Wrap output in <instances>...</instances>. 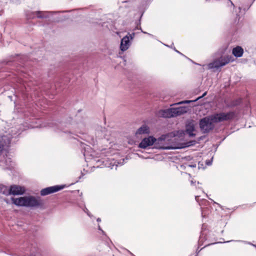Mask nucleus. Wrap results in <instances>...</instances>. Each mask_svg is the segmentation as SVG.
<instances>
[{
    "instance_id": "1",
    "label": "nucleus",
    "mask_w": 256,
    "mask_h": 256,
    "mask_svg": "<svg viewBox=\"0 0 256 256\" xmlns=\"http://www.w3.org/2000/svg\"><path fill=\"white\" fill-rule=\"evenodd\" d=\"M233 116L232 112H222L206 116L200 120V130L203 134L208 133L214 128L215 124L231 119Z\"/></svg>"
},
{
    "instance_id": "2",
    "label": "nucleus",
    "mask_w": 256,
    "mask_h": 256,
    "mask_svg": "<svg viewBox=\"0 0 256 256\" xmlns=\"http://www.w3.org/2000/svg\"><path fill=\"white\" fill-rule=\"evenodd\" d=\"M12 203L18 206L26 207H36L42 204L40 198L34 196H23L18 198H12Z\"/></svg>"
},
{
    "instance_id": "3",
    "label": "nucleus",
    "mask_w": 256,
    "mask_h": 256,
    "mask_svg": "<svg viewBox=\"0 0 256 256\" xmlns=\"http://www.w3.org/2000/svg\"><path fill=\"white\" fill-rule=\"evenodd\" d=\"M188 108L186 106H180L178 108H172L166 110H159L156 115L158 117L172 118L180 116L186 113Z\"/></svg>"
},
{
    "instance_id": "4",
    "label": "nucleus",
    "mask_w": 256,
    "mask_h": 256,
    "mask_svg": "<svg viewBox=\"0 0 256 256\" xmlns=\"http://www.w3.org/2000/svg\"><path fill=\"white\" fill-rule=\"evenodd\" d=\"M168 137L169 135L162 136L159 138L156 139L153 136H150L144 138L139 144L138 146L142 148H146L148 146H152L154 144H162V142L166 140Z\"/></svg>"
},
{
    "instance_id": "5",
    "label": "nucleus",
    "mask_w": 256,
    "mask_h": 256,
    "mask_svg": "<svg viewBox=\"0 0 256 256\" xmlns=\"http://www.w3.org/2000/svg\"><path fill=\"white\" fill-rule=\"evenodd\" d=\"M4 144L0 138V166L4 168L12 166L11 158L8 157L7 152L4 150Z\"/></svg>"
},
{
    "instance_id": "6",
    "label": "nucleus",
    "mask_w": 256,
    "mask_h": 256,
    "mask_svg": "<svg viewBox=\"0 0 256 256\" xmlns=\"http://www.w3.org/2000/svg\"><path fill=\"white\" fill-rule=\"evenodd\" d=\"M232 58L230 56H222L220 58L210 63L208 65V69L213 68H219L221 66H224L230 61H232Z\"/></svg>"
},
{
    "instance_id": "7",
    "label": "nucleus",
    "mask_w": 256,
    "mask_h": 256,
    "mask_svg": "<svg viewBox=\"0 0 256 256\" xmlns=\"http://www.w3.org/2000/svg\"><path fill=\"white\" fill-rule=\"evenodd\" d=\"M196 123L194 120L188 121L186 124V132L190 136H195L196 132Z\"/></svg>"
},
{
    "instance_id": "8",
    "label": "nucleus",
    "mask_w": 256,
    "mask_h": 256,
    "mask_svg": "<svg viewBox=\"0 0 256 256\" xmlns=\"http://www.w3.org/2000/svg\"><path fill=\"white\" fill-rule=\"evenodd\" d=\"M64 186H54L42 189L40 192L42 196H46L56 192L64 188Z\"/></svg>"
},
{
    "instance_id": "9",
    "label": "nucleus",
    "mask_w": 256,
    "mask_h": 256,
    "mask_svg": "<svg viewBox=\"0 0 256 256\" xmlns=\"http://www.w3.org/2000/svg\"><path fill=\"white\" fill-rule=\"evenodd\" d=\"M25 192V189L24 187L14 185L10 186L9 189L8 193L14 195L22 194Z\"/></svg>"
},
{
    "instance_id": "10",
    "label": "nucleus",
    "mask_w": 256,
    "mask_h": 256,
    "mask_svg": "<svg viewBox=\"0 0 256 256\" xmlns=\"http://www.w3.org/2000/svg\"><path fill=\"white\" fill-rule=\"evenodd\" d=\"M130 44L131 42L130 40V37L128 36H126L121 40L120 50L122 52H124L130 48Z\"/></svg>"
},
{
    "instance_id": "11",
    "label": "nucleus",
    "mask_w": 256,
    "mask_h": 256,
    "mask_svg": "<svg viewBox=\"0 0 256 256\" xmlns=\"http://www.w3.org/2000/svg\"><path fill=\"white\" fill-rule=\"evenodd\" d=\"M150 132V130L149 127L146 125L143 124L140 128L138 129L136 131L135 134L136 136H140L142 134H149Z\"/></svg>"
},
{
    "instance_id": "12",
    "label": "nucleus",
    "mask_w": 256,
    "mask_h": 256,
    "mask_svg": "<svg viewBox=\"0 0 256 256\" xmlns=\"http://www.w3.org/2000/svg\"><path fill=\"white\" fill-rule=\"evenodd\" d=\"M47 13H48L47 12H40V11L36 12H33L32 14V16H29L28 18H33L35 16H36L37 18H46L47 16V14H46Z\"/></svg>"
},
{
    "instance_id": "13",
    "label": "nucleus",
    "mask_w": 256,
    "mask_h": 256,
    "mask_svg": "<svg viewBox=\"0 0 256 256\" xmlns=\"http://www.w3.org/2000/svg\"><path fill=\"white\" fill-rule=\"evenodd\" d=\"M244 53L243 49L239 46H238L232 50V54L236 57H241Z\"/></svg>"
},
{
    "instance_id": "14",
    "label": "nucleus",
    "mask_w": 256,
    "mask_h": 256,
    "mask_svg": "<svg viewBox=\"0 0 256 256\" xmlns=\"http://www.w3.org/2000/svg\"><path fill=\"white\" fill-rule=\"evenodd\" d=\"M206 92H205L202 96H200L198 98L194 100H184V101H182L178 103H177V104H174L173 105H176V104H189L191 102H196V100H198L200 99V98H202V97L204 96H206Z\"/></svg>"
},
{
    "instance_id": "15",
    "label": "nucleus",
    "mask_w": 256,
    "mask_h": 256,
    "mask_svg": "<svg viewBox=\"0 0 256 256\" xmlns=\"http://www.w3.org/2000/svg\"><path fill=\"white\" fill-rule=\"evenodd\" d=\"M8 132V134H10L11 136H14L18 133V132L16 130V128H12L10 130H9Z\"/></svg>"
},
{
    "instance_id": "16",
    "label": "nucleus",
    "mask_w": 256,
    "mask_h": 256,
    "mask_svg": "<svg viewBox=\"0 0 256 256\" xmlns=\"http://www.w3.org/2000/svg\"><path fill=\"white\" fill-rule=\"evenodd\" d=\"M158 148H162V149L170 150V149L178 148H180L179 147L172 146H160L158 147Z\"/></svg>"
},
{
    "instance_id": "17",
    "label": "nucleus",
    "mask_w": 256,
    "mask_h": 256,
    "mask_svg": "<svg viewBox=\"0 0 256 256\" xmlns=\"http://www.w3.org/2000/svg\"><path fill=\"white\" fill-rule=\"evenodd\" d=\"M6 188L3 185L0 184V192L5 194V190Z\"/></svg>"
},
{
    "instance_id": "18",
    "label": "nucleus",
    "mask_w": 256,
    "mask_h": 256,
    "mask_svg": "<svg viewBox=\"0 0 256 256\" xmlns=\"http://www.w3.org/2000/svg\"><path fill=\"white\" fill-rule=\"evenodd\" d=\"M134 35H135L134 33H132L130 34H128V36L130 37V40H132L134 38Z\"/></svg>"
},
{
    "instance_id": "19",
    "label": "nucleus",
    "mask_w": 256,
    "mask_h": 256,
    "mask_svg": "<svg viewBox=\"0 0 256 256\" xmlns=\"http://www.w3.org/2000/svg\"><path fill=\"white\" fill-rule=\"evenodd\" d=\"M100 220H100V218H98L97 219V221H98V222H100Z\"/></svg>"
},
{
    "instance_id": "20",
    "label": "nucleus",
    "mask_w": 256,
    "mask_h": 256,
    "mask_svg": "<svg viewBox=\"0 0 256 256\" xmlns=\"http://www.w3.org/2000/svg\"><path fill=\"white\" fill-rule=\"evenodd\" d=\"M114 165H112V169L114 168ZM116 166H115V168H116Z\"/></svg>"
},
{
    "instance_id": "21",
    "label": "nucleus",
    "mask_w": 256,
    "mask_h": 256,
    "mask_svg": "<svg viewBox=\"0 0 256 256\" xmlns=\"http://www.w3.org/2000/svg\"><path fill=\"white\" fill-rule=\"evenodd\" d=\"M207 164L208 165H210L211 163L210 162H206Z\"/></svg>"
},
{
    "instance_id": "22",
    "label": "nucleus",
    "mask_w": 256,
    "mask_h": 256,
    "mask_svg": "<svg viewBox=\"0 0 256 256\" xmlns=\"http://www.w3.org/2000/svg\"><path fill=\"white\" fill-rule=\"evenodd\" d=\"M86 151L84 153V155L86 156Z\"/></svg>"
},
{
    "instance_id": "23",
    "label": "nucleus",
    "mask_w": 256,
    "mask_h": 256,
    "mask_svg": "<svg viewBox=\"0 0 256 256\" xmlns=\"http://www.w3.org/2000/svg\"><path fill=\"white\" fill-rule=\"evenodd\" d=\"M191 182H192V184H193V181H192H192H191Z\"/></svg>"
}]
</instances>
